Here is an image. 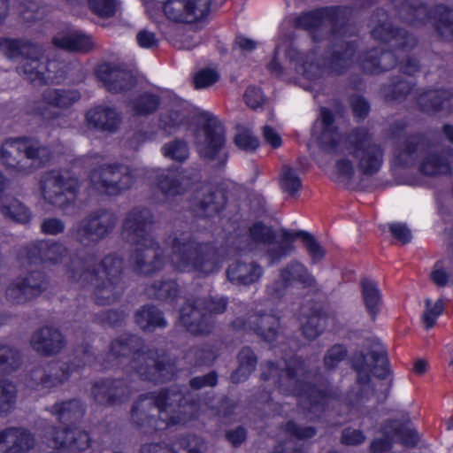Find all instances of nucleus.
Here are the masks:
<instances>
[{"label":"nucleus","mask_w":453,"mask_h":453,"mask_svg":"<svg viewBox=\"0 0 453 453\" xmlns=\"http://www.w3.org/2000/svg\"><path fill=\"white\" fill-rule=\"evenodd\" d=\"M132 354L128 365L143 380L164 383L173 379L178 372L176 361L163 349L147 347L134 335L114 339L109 353L103 360L104 368L119 365L121 359Z\"/></svg>","instance_id":"obj_1"},{"label":"nucleus","mask_w":453,"mask_h":453,"mask_svg":"<svg viewBox=\"0 0 453 453\" xmlns=\"http://www.w3.org/2000/svg\"><path fill=\"white\" fill-rule=\"evenodd\" d=\"M315 377L316 372L299 357L285 360L283 368L273 362L262 365L261 378L264 380H273L280 392L297 396L299 403L310 411L322 408L329 398L337 396L326 387L313 385Z\"/></svg>","instance_id":"obj_2"},{"label":"nucleus","mask_w":453,"mask_h":453,"mask_svg":"<svg viewBox=\"0 0 453 453\" xmlns=\"http://www.w3.org/2000/svg\"><path fill=\"white\" fill-rule=\"evenodd\" d=\"M164 242L171 250L169 263L176 272L207 277L220 268L219 249L212 242L200 241L188 229L175 227Z\"/></svg>","instance_id":"obj_3"},{"label":"nucleus","mask_w":453,"mask_h":453,"mask_svg":"<svg viewBox=\"0 0 453 453\" xmlns=\"http://www.w3.org/2000/svg\"><path fill=\"white\" fill-rule=\"evenodd\" d=\"M53 156L50 146L35 136L9 138L0 148V160L4 166L20 176L30 175L45 167Z\"/></svg>","instance_id":"obj_4"},{"label":"nucleus","mask_w":453,"mask_h":453,"mask_svg":"<svg viewBox=\"0 0 453 453\" xmlns=\"http://www.w3.org/2000/svg\"><path fill=\"white\" fill-rule=\"evenodd\" d=\"M352 368L357 372V383L359 387L356 393L351 392L348 395V403L351 405H361L375 397V403L385 401L388 389L386 388L381 394H377L371 385V376L383 380L389 373L387 351L382 347L369 349L365 354L356 353L352 357Z\"/></svg>","instance_id":"obj_5"},{"label":"nucleus","mask_w":453,"mask_h":453,"mask_svg":"<svg viewBox=\"0 0 453 453\" xmlns=\"http://www.w3.org/2000/svg\"><path fill=\"white\" fill-rule=\"evenodd\" d=\"M193 140L202 160L219 167L225 165L227 160L226 129L216 116L210 112L200 114Z\"/></svg>","instance_id":"obj_6"},{"label":"nucleus","mask_w":453,"mask_h":453,"mask_svg":"<svg viewBox=\"0 0 453 453\" xmlns=\"http://www.w3.org/2000/svg\"><path fill=\"white\" fill-rule=\"evenodd\" d=\"M347 148L360 174L375 175L384 162L385 150L365 127L353 129L347 137Z\"/></svg>","instance_id":"obj_7"},{"label":"nucleus","mask_w":453,"mask_h":453,"mask_svg":"<svg viewBox=\"0 0 453 453\" xmlns=\"http://www.w3.org/2000/svg\"><path fill=\"white\" fill-rule=\"evenodd\" d=\"M118 216L111 209L99 208L88 213L69 230V237L82 248H91L112 234Z\"/></svg>","instance_id":"obj_8"},{"label":"nucleus","mask_w":453,"mask_h":453,"mask_svg":"<svg viewBox=\"0 0 453 453\" xmlns=\"http://www.w3.org/2000/svg\"><path fill=\"white\" fill-rule=\"evenodd\" d=\"M39 188L44 203L64 211L74 206L81 183L69 173L50 170L41 176Z\"/></svg>","instance_id":"obj_9"},{"label":"nucleus","mask_w":453,"mask_h":453,"mask_svg":"<svg viewBox=\"0 0 453 453\" xmlns=\"http://www.w3.org/2000/svg\"><path fill=\"white\" fill-rule=\"evenodd\" d=\"M134 181V170L119 163L97 165L88 174L89 188L100 196H119L131 188Z\"/></svg>","instance_id":"obj_10"},{"label":"nucleus","mask_w":453,"mask_h":453,"mask_svg":"<svg viewBox=\"0 0 453 453\" xmlns=\"http://www.w3.org/2000/svg\"><path fill=\"white\" fill-rule=\"evenodd\" d=\"M150 393L156 400L164 426L186 422L194 416L196 404L187 398L180 387L172 386Z\"/></svg>","instance_id":"obj_11"},{"label":"nucleus","mask_w":453,"mask_h":453,"mask_svg":"<svg viewBox=\"0 0 453 453\" xmlns=\"http://www.w3.org/2000/svg\"><path fill=\"white\" fill-rule=\"evenodd\" d=\"M80 99L81 93L76 89L48 88L42 92L40 99L32 103L30 111L45 121H53Z\"/></svg>","instance_id":"obj_12"},{"label":"nucleus","mask_w":453,"mask_h":453,"mask_svg":"<svg viewBox=\"0 0 453 453\" xmlns=\"http://www.w3.org/2000/svg\"><path fill=\"white\" fill-rule=\"evenodd\" d=\"M49 284V279L43 272L28 271L9 284L5 290L6 300L13 304L26 303L45 292Z\"/></svg>","instance_id":"obj_13"},{"label":"nucleus","mask_w":453,"mask_h":453,"mask_svg":"<svg viewBox=\"0 0 453 453\" xmlns=\"http://www.w3.org/2000/svg\"><path fill=\"white\" fill-rule=\"evenodd\" d=\"M370 26L373 39L391 43L395 50H410L417 44V39L412 35L393 27L388 14L383 9L373 12Z\"/></svg>","instance_id":"obj_14"},{"label":"nucleus","mask_w":453,"mask_h":453,"mask_svg":"<svg viewBox=\"0 0 453 453\" xmlns=\"http://www.w3.org/2000/svg\"><path fill=\"white\" fill-rule=\"evenodd\" d=\"M153 212L144 206H134L127 211L121 222V234L130 244L144 242L156 238L151 234L155 225Z\"/></svg>","instance_id":"obj_15"},{"label":"nucleus","mask_w":453,"mask_h":453,"mask_svg":"<svg viewBox=\"0 0 453 453\" xmlns=\"http://www.w3.org/2000/svg\"><path fill=\"white\" fill-rule=\"evenodd\" d=\"M129 264L137 274L150 276L160 272L165 265V257L157 238L134 244Z\"/></svg>","instance_id":"obj_16"},{"label":"nucleus","mask_w":453,"mask_h":453,"mask_svg":"<svg viewBox=\"0 0 453 453\" xmlns=\"http://www.w3.org/2000/svg\"><path fill=\"white\" fill-rule=\"evenodd\" d=\"M133 395L129 383L123 379H103L92 384L90 395L98 405L111 407L127 402Z\"/></svg>","instance_id":"obj_17"},{"label":"nucleus","mask_w":453,"mask_h":453,"mask_svg":"<svg viewBox=\"0 0 453 453\" xmlns=\"http://www.w3.org/2000/svg\"><path fill=\"white\" fill-rule=\"evenodd\" d=\"M232 325L236 329L251 331L269 342L276 340L280 328L278 316L262 311H255L246 317L237 318Z\"/></svg>","instance_id":"obj_18"},{"label":"nucleus","mask_w":453,"mask_h":453,"mask_svg":"<svg viewBox=\"0 0 453 453\" xmlns=\"http://www.w3.org/2000/svg\"><path fill=\"white\" fill-rule=\"evenodd\" d=\"M71 374V365L67 364L39 365L29 372L27 385L35 391H49L67 381Z\"/></svg>","instance_id":"obj_19"},{"label":"nucleus","mask_w":453,"mask_h":453,"mask_svg":"<svg viewBox=\"0 0 453 453\" xmlns=\"http://www.w3.org/2000/svg\"><path fill=\"white\" fill-rule=\"evenodd\" d=\"M29 345L38 355L50 357L60 354L67 341L58 328L44 326L33 332Z\"/></svg>","instance_id":"obj_20"},{"label":"nucleus","mask_w":453,"mask_h":453,"mask_svg":"<svg viewBox=\"0 0 453 453\" xmlns=\"http://www.w3.org/2000/svg\"><path fill=\"white\" fill-rule=\"evenodd\" d=\"M150 392L142 394L134 402L130 416L134 425L146 429H162L160 411Z\"/></svg>","instance_id":"obj_21"},{"label":"nucleus","mask_w":453,"mask_h":453,"mask_svg":"<svg viewBox=\"0 0 453 453\" xmlns=\"http://www.w3.org/2000/svg\"><path fill=\"white\" fill-rule=\"evenodd\" d=\"M122 122L121 113L114 107L97 105L89 109L84 119L88 130L105 134L116 133Z\"/></svg>","instance_id":"obj_22"},{"label":"nucleus","mask_w":453,"mask_h":453,"mask_svg":"<svg viewBox=\"0 0 453 453\" xmlns=\"http://www.w3.org/2000/svg\"><path fill=\"white\" fill-rule=\"evenodd\" d=\"M96 76L105 88L113 94L130 90L136 84V80L129 70L111 63L100 65L96 69Z\"/></svg>","instance_id":"obj_23"},{"label":"nucleus","mask_w":453,"mask_h":453,"mask_svg":"<svg viewBox=\"0 0 453 453\" xmlns=\"http://www.w3.org/2000/svg\"><path fill=\"white\" fill-rule=\"evenodd\" d=\"M203 307V300L196 298L187 300L180 309V322L192 334H207L212 329L211 320Z\"/></svg>","instance_id":"obj_24"},{"label":"nucleus","mask_w":453,"mask_h":453,"mask_svg":"<svg viewBox=\"0 0 453 453\" xmlns=\"http://www.w3.org/2000/svg\"><path fill=\"white\" fill-rule=\"evenodd\" d=\"M226 204L224 193L211 186L203 185L196 193L192 208L199 217H213L218 214Z\"/></svg>","instance_id":"obj_25"},{"label":"nucleus","mask_w":453,"mask_h":453,"mask_svg":"<svg viewBox=\"0 0 453 453\" xmlns=\"http://www.w3.org/2000/svg\"><path fill=\"white\" fill-rule=\"evenodd\" d=\"M35 445L34 434L20 426L0 430V453H27Z\"/></svg>","instance_id":"obj_26"},{"label":"nucleus","mask_w":453,"mask_h":453,"mask_svg":"<svg viewBox=\"0 0 453 453\" xmlns=\"http://www.w3.org/2000/svg\"><path fill=\"white\" fill-rule=\"evenodd\" d=\"M427 18L420 22H408L411 25H423L429 19L433 21L435 34L443 41H453V7L445 4H436L427 7Z\"/></svg>","instance_id":"obj_27"},{"label":"nucleus","mask_w":453,"mask_h":453,"mask_svg":"<svg viewBox=\"0 0 453 453\" xmlns=\"http://www.w3.org/2000/svg\"><path fill=\"white\" fill-rule=\"evenodd\" d=\"M27 254L31 258H38L45 265L61 264L69 255V249L58 241H39L27 248Z\"/></svg>","instance_id":"obj_28"},{"label":"nucleus","mask_w":453,"mask_h":453,"mask_svg":"<svg viewBox=\"0 0 453 453\" xmlns=\"http://www.w3.org/2000/svg\"><path fill=\"white\" fill-rule=\"evenodd\" d=\"M425 145V138L420 134H411L403 140L397 141L393 150L394 166L409 167L413 165Z\"/></svg>","instance_id":"obj_29"},{"label":"nucleus","mask_w":453,"mask_h":453,"mask_svg":"<svg viewBox=\"0 0 453 453\" xmlns=\"http://www.w3.org/2000/svg\"><path fill=\"white\" fill-rule=\"evenodd\" d=\"M52 44L58 49L81 54L88 53L96 48L91 35L78 30L58 33L52 38Z\"/></svg>","instance_id":"obj_30"},{"label":"nucleus","mask_w":453,"mask_h":453,"mask_svg":"<svg viewBox=\"0 0 453 453\" xmlns=\"http://www.w3.org/2000/svg\"><path fill=\"white\" fill-rule=\"evenodd\" d=\"M54 442L65 451L84 452L91 447L89 434L80 427H65L53 434Z\"/></svg>","instance_id":"obj_31"},{"label":"nucleus","mask_w":453,"mask_h":453,"mask_svg":"<svg viewBox=\"0 0 453 453\" xmlns=\"http://www.w3.org/2000/svg\"><path fill=\"white\" fill-rule=\"evenodd\" d=\"M279 276L281 277L289 287L298 284L301 285L303 288H311L317 293L321 291V287L319 285L315 276L298 260H291L281 267L279 271Z\"/></svg>","instance_id":"obj_32"},{"label":"nucleus","mask_w":453,"mask_h":453,"mask_svg":"<svg viewBox=\"0 0 453 453\" xmlns=\"http://www.w3.org/2000/svg\"><path fill=\"white\" fill-rule=\"evenodd\" d=\"M264 273L263 266L257 262L237 260L228 265L226 277L234 284L247 287L258 282Z\"/></svg>","instance_id":"obj_33"},{"label":"nucleus","mask_w":453,"mask_h":453,"mask_svg":"<svg viewBox=\"0 0 453 453\" xmlns=\"http://www.w3.org/2000/svg\"><path fill=\"white\" fill-rule=\"evenodd\" d=\"M356 45L353 42L337 40L334 42L332 51L326 60V70L330 73L341 74L354 62Z\"/></svg>","instance_id":"obj_34"},{"label":"nucleus","mask_w":453,"mask_h":453,"mask_svg":"<svg viewBox=\"0 0 453 453\" xmlns=\"http://www.w3.org/2000/svg\"><path fill=\"white\" fill-rule=\"evenodd\" d=\"M193 180L183 173L165 170L157 176V185L166 196H175L186 192Z\"/></svg>","instance_id":"obj_35"},{"label":"nucleus","mask_w":453,"mask_h":453,"mask_svg":"<svg viewBox=\"0 0 453 453\" xmlns=\"http://www.w3.org/2000/svg\"><path fill=\"white\" fill-rule=\"evenodd\" d=\"M359 62L365 73H380L393 68L396 64V59L392 51L372 49L362 54Z\"/></svg>","instance_id":"obj_36"},{"label":"nucleus","mask_w":453,"mask_h":453,"mask_svg":"<svg viewBox=\"0 0 453 453\" xmlns=\"http://www.w3.org/2000/svg\"><path fill=\"white\" fill-rule=\"evenodd\" d=\"M94 286V300L98 305H111L123 294L124 287L120 282L106 280L99 273L90 281Z\"/></svg>","instance_id":"obj_37"},{"label":"nucleus","mask_w":453,"mask_h":453,"mask_svg":"<svg viewBox=\"0 0 453 453\" xmlns=\"http://www.w3.org/2000/svg\"><path fill=\"white\" fill-rule=\"evenodd\" d=\"M452 162L453 150L451 148H447L440 153L432 151L423 158L420 164V171L428 176L447 174L451 172Z\"/></svg>","instance_id":"obj_38"},{"label":"nucleus","mask_w":453,"mask_h":453,"mask_svg":"<svg viewBox=\"0 0 453 453\" xmlns=\"http://www.w3.org/2000/svg\"><path fill=\"white\" fill-rule=\"evenodd\" d=\"M296 239V231L290 232L281 229L276 239L267 244L265 256L269 259V265L280 263L283 258L295 251L294 242Z\"/></svg>","instance_id":"obj_39"},{"label":"nucleus","mask_w":453,"mask_h":453,"mask_svg":"<svg viewBox=\"0 0 453 453\" xmlns=\"http://www.w3.org/2000/svg\"><path fill=\"white\" fill-rule=\"evenodd\" d=\"M96 265L92 257L73 256L65 265V275L73 282H90L96 276Z\"/></svg>","instance_id":"obj_40"},{"label":"nucleus","mask_w":453,"mask_h":453,"mask_svg":"<svg viewBox=\"0 0 453 453\" xmlns=\"http://www.w3.org/2000/svg\"><path fill=\"white\" fill-rule=\"evenodd\" d=\"M420 109L426 112L453 111V95L448 90H430L418 95L417 99Z\"/></svg>","instance_id":"obj_41"},{"label":"nucleus","mask_w":453,"mask_h":453,"mask_svg":"<svg viewBox=\"0 0 453 453\" xmlns=\"http://www.w3.org/2000/svg\"><path fill=\"white\" fill-rule=\"evenodd\" d=\"M43 53V48L40 45V50L36 53L30 52L27 54L17 68L25 79L38 85H42V76L45 70Z\"/></svg>","instance_id":"obj_42"},{"label":"nucleus","mask_w":453,"mask_h":453,"mask_svg":"<svg viewBox=\"0 0 453 453\" xmlns=\"http://www.w3.org/2000/svg\"><path fill=\"white\" fill-rule=\"evenodd\" d=\"M360 287L365 310L371 319L374 321L382 303L381 294L378 284L374 280L365 277L360 280Z\"/></svg>","instance_id":"obj_43"},{"label":"nucleus","mask_w":453,"mask_h":453,"mask_svg":"<svg viewBox=\"0 0 453 453\" xmlns=\"http://www.w3.org/2000/svg\"><path fill=\"white\" fill-rule=\"evenodd\" d=\"M135 323L143 331L152 332L157 328H164L167 321L163 312L153 305H144L136 311L134 314Z\"/></svg>","instance_id":"obj_44"},{"label":"nucleus","mask_w":453,"mask_h":453,"mask_svg":"<svg viewBox=\"0 0 453 453\" xmlns=\"http://www.w3.org/2000/svg\"><path fill=\"white\" fill-rule=\"evenodd\" d=\"M85 411V405L76 398L57 403L50 407V412L63 423L76 422L81 419Z\"/></svg>","instance_id":"obj_45"},{"label":"nucleus","mask_w":453,"mask_h":453,"mask_svg":"<svg viewBox=\"0 0 453 453\" xmlns=\"http://www.w3.org/2000/svg\"><path fill=\"white\" fill-rule=\"evenodd\" d=\"M160 104L161 99L157 94L143 92L129 99L127 107L134 116H148L154 113Z\"/></svg>","instance_id":"obj_46"},{"label":"nucleus","mask_w":453,"mask_h":453,"mask_svg":"<svg viewBox=\"0 0 453 453\" xmlns=\"http://www.w3.org/2000/svg\"><path fill=\"white\" fill-rule=\"evenodd\" d=\"M0 50L10 59L19 57L24 59L30 52H38L40 44L24 39L0 38Z\"/></svg>","instance_id":"obj_47"},{"label":"nucleus","mask_w":453,"mask_h":453,"mask_svg":"<svg viewBox=\"0 0 453 453\" xmlns=\"http://www.w3.org/2000/svg\"><path fill=\"white\" fill-rule=\"evenodd\" d=\"M238 367L233 372L231 378L234 383L246 380L249 376L255 371L257 357L250 347H242L238 355Z\"/></svg>","instance_id":"obj_48"},{"label":"nucleus","mask_w":453,"mask_h":453,"mask_svg":"<svg viewBox=\"0 0 453 453\" xmlns=\"http://www.w3.org/2000/svg\"><path fill=\"white\" fill-rule=\"evenodd\" d=\"M165 18L178 24H194L188 0H167L163 5Z\"/></svg>","instance_id":"obj_49"},{"label":"nucleus","mask_w":453,"mask_h":453,"mask_svg":"<svg viewBox=\"0 0 453 453\" xmlns=\"http://www.w3.org/2000/svg\"><path fill=\"white\" fill-rule=\"evenodd\" d=\"M296 70L308 80L320 77L326 70V61L320 60L316 51L307 53L296 65Z\"/></svg>","instance_id":"obj_50"},{"label":"nucleus","mask_w":453,"mask_h":453,"mask_svg":"<svg viewBox=\"0 0 453 453\" xmlns=\"http://www.w3.org/2000/svg\"><path fill=\"white\" fill-rule=\"evenodd\" d=\"M146 294L149 297L159 301L173 302L180 295V288L173 280H156L147 287Z\"/></svg>","instance_id":"obj_51"},{"label":"nucleus","mask_w":453,"mask_h":453,"mask_svg":"<svg viewBox=\"0 0 453 453\" xmlns=\"http://www.w3.org/2000/svg\"><path fill=\"white\" fill-rule=\"evenodd\" d=\"M96 272L106 280L122 283L123 259L116 254L106 255L96 265Z\"/></svg>","instance_id":"obj_52"},{"label":"nucleus","mask_w":453,"mask_h":453,"mask_svg":"<svg viewBox=\"0 0 453 453\" xmlns=\"http://www.w3.org/2000/svg\"><path fill=\"white\" fill-rule=\"evenodd\" d=\"M92 14L101 19H110L121 12L120 0H87Z\"/></svg>","instance_id":"obj_53"},{"label":"nucleus","mask_w":453,"mask_h":453,"mask_svg":"<svg viewBox=\"0 0 453 453\" xmlns=\"http://www.w3.org/2000/svg\"><path fill=\"white\" fill-rule=\"evenodd\" d=\"M279 185L282 192L296 196L302 188V180L297 170L289 165H283L279 173Z\"/></svg>","instance_id":"obj_54"},{"label":"nucleus","mask_w":453,"mask_h":453,"mask_svg":"<svg viewBox=\"0 0 453 453\" xmlns=\"http://www.w3.org/2000/svg\"><path fill=\"white\" fill-rule=\"evenodd\" d=\"M17 387L6 379H0V417L8 415L15 407Z\"/></svg>","instance_id":"obj_55"},{"label":"nucleus","mask_w":453,"mask_h":453,"mask_svg":"<svg viewBox=\"0 0 453 453\" xmlns=\"http://www.w3.org/2000/svg\"><path fill=\"white\" fill-rule=\"evenodd\" d=\"M0 210L4 216L16 222L27 223L31 218L28 208L15 198L5 199Z\"/></svg>","instance_id":"obj_56"},{"label":"nucleus","mask_w":453,"mask_h":453,"mask_svg":"<svg viewBox=\"0 0 453 453\" xmlns=\"http://www.w3.org/2000/svg\"><path fill=\"white\" fill-rule=\"evenodd\" d=\"M249 238L250 242L242 249L252 250V243L263 245L271 244V242L276 239V234L270 226H267L261 222H257L249 228Z\"/></svg>","instance_id":"obj_57"},{"label":"nucleus","mask_w":453,"mask_h":453,"mask_svg":"<svg viewBox=\"0 0 453 453\" xmlns=\"http://www.w3.org/2000/svg\"><path fill=\"white\" fill-rule=\"evenodd\" d=\"M297 238L301 239L312 264H317L323 259L326 250L312 234L305 231H296Z\"/></svg>","instance_id":"obj_58"},{"label":"nucleus","mask_w":453,"mask_h":453,"mask_svg":"<svg viewBox=\"0 0 453 453\" xmlns=\"http://www.w3.org/2000/svg\"><path fill=\"white\" fill-rule=\"evenodd\" d=\"M161 150L165 157L180 163L189 157L188 144L181 139H174L165 143Z\"/></svg>","instance_id":"obj_59"},{"label":"nucleus","mask_w":453,"mask_h":453,"mask_svg":"<svg viewBox=\"0 0 453 453\" xmlns=\"http://www.w3.org/2000/svg\"><path fill=\"white\" fill-rule=\"evenodd\" d=\"M413 86L410 81L400 80L392 85H385L381 88L380 92L386 101H402L412 90Z\"/></svg>","instance_id":"obj_60"},{"label":"nucleus","mask_w":453,"mask_h":453,"mask_svg":"<svg viewBox=\"0 0 453 453\" xmlns=\"http://www.w3.org/2000/svg\"><path fill=\"white\" fill-rule=\"evenodd\" d=\"M235 128L234 143L239 149L250 152L258 148L259 140L248 127L238 124Z\"/></svg>","instance_id":"obj_61"},{"label":"nucleus","mask_w":453,"mask_h":453,"mask_svg":"<svg viewBox=\"0 0 453 453\" xmlns=\"http://www.w3.org/2000/svg\"><path fill=\"white\" fill-rule=\"evenodd\" d=\"M18 11L19 17L27 23L40 19L44 14L43 8L35 0H23L19 2Z\"/></svg>","instance_id":"obj_62"},{"label":"nucleus","mask_w":453,"mask_h":453,"mask_svg":"<svg viewBox=\"0 0 453 453\" xmlns=\"http://www.w3.org/2000/svg\"><path fill=\"white\" fill-rule=\"evenodd\" d=\"M44 67L42 79V85L50 83H59L65 77L63 64L57 60H49L44 58Z\"/></svg>","instance_id":"obj_63"},{"label":"nucleus","mask_w":453,"mask_h":453,"mask_svg":"<svg viewBox=\"0 0 453 453\" xmlns=\"http://www.w3.org/2000/svg\"><path fill=\"white\" fill-rule=\"evenodd\" d=\"M212 357L211 350L203 346L191 347L184 356L186 362L194 366L206 365L212 360Z\"/></svg>","instance_id":"obj_64"}]
</instances>
